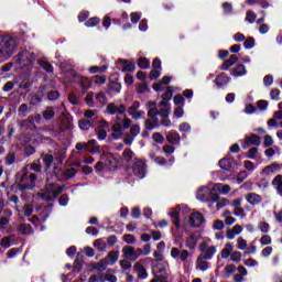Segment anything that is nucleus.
Here are the masks:
<instances>
[{
  "label": "nucleus",
  "mask_w": 282,
  "mask_h": 282,
  "mask_svg": "<svg viewBox=\"0 0 282 282\" xmlns=\"http://www.w3.org/2000/svg\"><path fill=\"white\" fill-rule=\"evenodd\" d=\"M19 45V39L11 35H0V58H10Z\"/></svg>",
  "instance_id": "obj_1"
},
{
  "label": "nucleus",
  "mask_w": 282,
  "mask_h": 282,
  "mask_svg": "<svg viewBox=\"0 0 282 282\" xmlns=\"http://www.w3.org/2000/svg\"><path fill=\"white\" fill-rule=\"evenodd\" d=\"M198 250L200 252L199 257L206 260H210L217 254V247L213 245V240L210 239L202 241L198 246Z\"/></svg>",
  "instance_id": "obj_2"
},
{
  "label": "nucleus",
  "mask_w": 282,
  "mask_h": 282,
  "mask_svg": "<svg viewBox=\"0 0 282 282\" xmlns=\"http://www.w3.org/2000/svg\"><path fill=\"white\" fill-rule=\"evenodd\" d=\"M63 193V187L56 183H47L42 199L45 202H54Z\"/></svg>",
  "instance_id": "obj_3"
},
{
  "label": "nucleus",
  "mask_w": 282,
  "mask_h": 282,
  "mask_svg": "<svg viewBox=\"0 0 282 282\" xmlns=\"http://www.w3.org/2000/svg\"><path fill=\"white\" fill-rule=\"evenodd\" d=\"M132 173L139 180H144V177H147V161L134 158L132 163Z\"/></svg>",
  "instance_id": "obj_4"
},
{
  "label": "nucleus",
  "mask_w": 282,
  "mask_h": 282,
  "mask_svg": "<svg viewBox=\"0 0 282 282\" xmlns=\"http://www.w3.org/2000/svg\"><path fill=\"white\" fill-rule=\"evenodd\" d=\"M122 252L126 259H129L130 261H135L139 257H142V249H135L132 246L123 247Z\"/></svg>",
  "instance_id": "obj_5"
},
{
  "label": "nucleus",
  "mask_w": 282,
  "mask_h": 282,
  "mask_svg": "<svg viewBox=\"0 0 282 282\" xmlns=\"http://www.w3.org/2000/svg\"><path fill=\"white\" fill-rule=\"evenodd\" d=\"M106 111L107 113H109V116H122V113H126L127 107L122 104L117 105V104L110 102L107 105Z\"/></svg>",
  "instance_id": "obj_6"
},
{
  "label": "nucleus",
  "mask_w": 282,
  "mask_h": 282,
  "mask_svg": "<svg viewBox=\"0 0 282 282\" xmlns=\"http://www.w3.org/2000/svg\"><path fill=\"white\" fill-rule=\"evenodd\" d=\"M128 113L133 120H140L144 116V110H140V101H133L128 108Z\"/></svg>",
  "instance_id": "obj_7"
},
{
  "label": "nucleus",
  "mask_w": 282,
  "mask_h": 282,
  "mask_svg": "<svg viewBox=\"0 0 282 282\" xmlns=\"http://www.w3.org/2000/svg\"><path fill=\"white\" fill-rule=\"evenodd\" d=\"M203 224H204V215H202V213L196 212L191 214L189 226H192V228H199V226H202Z\"/></svg>",
  "instance_id": "obj_8"
},
{
  "label": "nucleus",
  "mask_w": 282,
  "mask_h": 282,
  "mask_svg": "<svg viewBox=\"0 0 282 282\" xmlns=\"http://www.w3.org/2000/svg\"><path fill=\"white\" fill-rule=\"evenodd\" d=\"M250 144L253 147H259V144H261V138H259L257 134L247 137L242 142V149H250Z\"/></svg>",
  "instance_id": "obj_9"
},
{
  "label": "nucleus",
  "mask_w": 282,
  "mask_h": 282,
  "mask_svg": "<svg viewBox=\"0 0 282 282\" xmlns=\"http://www.w3.org/2000/svg\"><path fill=\"white\" fill-rule=\"evenodd\" d=\"M246 202L250 204V206H259L263 202V196L257 194V193H248L245 196Z\"/></svg>",
  "instance_id": "obj_10"
},
{
  "label": "nucleus",
  "mask_w": 282,
  "mask_h": 282,
  "mask_svg": "<svg viewBox=\"0 0 282 282\" xmlns=\"http://www.w3.org/2000/svg\"><path fill=\"white\" fill-rule=\"evenodd\" d=\"M169 271L166 268H161L156 273H154V278L150 282H162V281H169Z\"/></svg>",
  "instance_id": "obj_11"
},
{
  "label": "nucleus",
  "mask_w": 282,
  "mask_h": 282,
  "mask_svg": "<svg viewBox=\"0 0 282 282\" xmlns=\"http://www.w3.org/2000/svg\"><path fill=\"white\" fill-rule=\"evenodd\" d=\"M36 180H37L36 174H30L29 183L20 184L19 191H32V188H34V186H36Z\"/></svg>",
  "instance_id": "obj_12"
},
{
  "label": "nucleus",
  "mask_w": 282,
  "mask_h": 282,
  "mask_svg": "<svg viewBox=\"0 0 282 282\" xmlns=\"http://www.w3.org/2000/svg\"><path fill=\"white\" fill-rule=\"evenodd\" d=\"M241 232H243V227H241V225H235L231 229L227 230L226 237L232 240L237 235H241Z\"/></svg>",
  "instance_id": "obj_13"
},
{
  "label": "nucleus",
  "mask_w": 282,
  "mask_h": 282,
  "mask_svg": "<svg viewBox=\"0 0 282 282\" xmlns=\"http://www.w3.org/2000/svg\"><path fill=\"white\" fill-rule=\"evenodd\" d=\"M219 166L223 171H232V169H235V160L230 158L221 159L219 161Z\"/></svg>",
  "instance_id": "obj_14"
},
{
  "label": "nucleus",
  "mask_w": 282,
  "mask_h": 282,
  "mask_svg": "<svg viewBox=\"0 0 282 282\" xmlns=\"http://www.w3.org/2000/svg\"><path fill=\"white\" fill-rule=\"evenodd\" d=\"M238 274L234 275V281L235 282H243L246 281V276H248V270L245 269L243 265H239L237 268Z\"/></svg>",
  "instance_id": "obj_15"
},
{
  "label": "nucleus",
  "mask_w": 282,
  "mask_h": 282,
  "mask_svg": "<svg viewBox=\"0 0 282 282\" xmlns=\"http://www.w3.org/2000/svg\"><path fill=\"white\" fill-rule=\"evenodd\" d=\"M209 267H210V262H208L202 256H198V258L196 259V270H200L202 272H206V270H208Z\"/></svg>",
  "instance_id": "obj_16"
},
{
  "label": "nucleus",
  "mask_w": 282,
  "mask_h": 282,
  "mask_svg": "<svg viewBox=\"0 0 282 282\" xmlns=\"http://www.w3.org/2000/svg\"><path fill=\"white\" fill-rule=\"evenodd\" d=\"M234 250H235V246H232V243L230 242L226 243L223 250L220 251L221 259H228L229 257H231Z\"/></svg>",
  "instance_id": "obj_17"
},
{
  "label": "nucleus",
  "mask_w": 282,
  "mask_h": 282,
  "mask_svg": "<svg viewBox=\"0 0 282 282\" xmlns=\"http://www.w3.org/2000/svg\"><path fill=\"white\" fill-rule=\"evenodd\" d=\"M238 61H239V57L237 55H230V57L223 63L220 69L226 72L230 69V67H232V65H235V63H237Z\"/></svg>",
  "instance_id": "obj_18"
},
{
  "label": "nucleus",
  "mask_w": 282,
  "mask_h": 282,
  "mask_svg": "<svg viewBox=\"0 0 282 282\" xmlns=\"http://www.w3.org/2000/svg\"><path fill=\"white\" fill-rule=\"evenodd\" d=\"M185 245L188 250H195L197 247V236L195 234H189L185 240Z\"/></svg>",
  "instance_id": "obj_19"
},
{
  "label": "nucleus",
  "mask_w": 282,
  "mask_h": 282,
  "mask_svg": "<svg viewBox=\"0 0 282 282\" xmlns=\"http://www.w3.org/2000/svg\"><path fill=\"white\" fill-rule=\"evenodd\" d=\"M210 194V189L207 186L200 187L197 191L196 197L200 202H206L208 199V195Z\"/></svg>",
  "instance_id": "obj_20"
},
{
  "label": "nucleus",
  "mask_w": 282,
  "mask_h": 282,
  "mask_svg": "<svg viewBox=\"0 0 282 282\" xmlns=\"http://www.w3.org/2000/svg\"><path fill=\"white\" fill-rule=\"evenodd\" d=\"M134 270L137 271L139 279H147L149 276V273L147 272V268H144L142 263L137 262L134 264Z\"/></svg>",
  "instance_id": "obj_21"
},
{
  "label": "nucleus",
  "mask_w": 282,
  "mask_h": 282,
  "mask_svg": "<svg viewBox=\"0 0 282 282\" xmlns=\"http://www.w3.org/2000/svg\"><path fill=\"white\" fill-rule=\"evenodd\" d=\"M171 98H173V89L169 87L162 95L163 101H161L160 107H169V100H171Z\"/></svg>",
  "instance_id": "obj_22"
},
{
  "label": "nucleus",
  "mask_w": 282,
  "mask_h": 282,
  "mask_svg": "<svg viewBox=\"0 0 282 282\" xmlns=\"http://www.w3.org/2000/svg\"><path fill=\"white\" fill-rule=\"evenodd\" d=\"M215 83L218 87H225L228 83H230V77L226 75L225 73L218 75L215 79Z\"/></svg>",
  "instance_id": "obj_23"
},
{
  "label": "nucleus",
  "mask_w": 282,
  "mask_h": 282,
  "mask_svg": "<svg viewBox=\"0 0 282 282\" xmlns=\"http://www.w3.org/2000/svg\"><path fill=\"white\" fill-rule=\"evenodd\" d=\"M29 59H30V51H22L21 53H19L17 57V63H19V65H29V64H25L29 62Z\"/></svg>",
  "instance_id": "obj_24"
},
{
  "label": "nucleus",
  "mask_w": 282,
  "mask_h": 282,
  "mask_svg": "<svg viewBox=\"0 0 282 282\" xmlns=\"http://www.w3.org/2000/svg\"><path fill=\"white\" fill-rule=\"evenodd\" d=\"M119 65H122L121 72H133L135 65L127 59H119Z\"/></svg>",
  "instance_id": "obj_25"
},
{
  "label": "nucleus",
  "mask_w": 282,
  "mask_h": 282,
  "mask_svg": "<svg viewBox=\"0 0 282 282\" xmlns=\"http://www.w3.org/2000/svg\"><path fill=\"white\" fill-rule=\"evenodd\" d=\"M122 124H120V122H116L112 126V138H115V140H120V138H122Z\"/></svg>",
  "instance_id": "obj_26"
},
{
  "label": "nucleus",
  "mask_w": 282,
  "mask_h": 282,
  "mask_svg": "<svg viewBox=\"0 0 282 282\" xmlns=\"http://www.w3.org/2000/svg\"><path fill=\"white\" fill-rule=\"evenodd\" d=\"M79 86L82 87L83 94H87L89 87H91V80L87 77H79L78 78Z\"/></svg>",
  "instance_id": "obj_27"
},
{
  "label": "nucleus",
  "mask_w": 282,
  "mask_h": 282,
  "mask_svg": "<svg viewBox=\"0 0 282 282\" xmlns=\"http://www.w3.org/2000/svg\"><path fill=\"white\" fill-rule=\"evenodd\" d=\"M280 170H281V165H279V164H271V165L265 166L262 170V174L263 175H274V173H276V171H280Z\"/></svg>",
  "instance_id": "obj_28"
},
{
  "label": "nucleus",
  "mask_w": 282,
  "mask_h": 282,
  "mask_svg": "<svg viewBox=\"0 0 282 282\" xmlns=\"http://www.w3.org/2000/svg\"><path fill=\"white\" fill-rule=\"evenodd\" d=\"M122 89V85H120V83L118 82H110L109 85H108V91L109 94H120Z\"/></svg>",
  "instance_id": "obj_29"
},
{
  "label": "nucleus",
  "mask_w": 282,
  "mask_h": 282,
  "mask_svg": "<svg viewBox=\"0 0 282 282\" xmlns=\"http://www.w3.org/2000/svg\"><path fill=\"white\" fill-rule=\"evenodd\" d=\"M272 186H274L278 191V195L282 197V175L278 174L273 181H272Z\"/></svg>",
  "instance_id": "obj_30"
},
{
  "label": "nucleus",
  "mask_w": 282,
  "mask_h": 282,
  "mask_svg": "<svg viewBox=\"0 0 282 282\" xmlns=\"http://www.w3.org/2000/svg\"><path fill=\"white\" fill-rule=\"evenodd\" d=\"M248 70H246V65L239 64L237 65L232 70L231 74L232 76H246Z\"/></svg>",
  "instance_id": "obj_31"
},
{
  "label": "nucleus",
  "mask_w": 282,
  "mask_h": 282,
  "mask_svg": "<svg viewBox=\"0 0 282 282\" xmlns=\"http://www.w3.org/2000/svg\"><path fill=\"white\" fill-rule=\"evenodd\" d=\"M166 140L170 144H180V133L171 131L166 134Z\"/></svg>",
  "instance_id": "obj_32"
},
{
  "label": "nucleus",
  "mask_w": 282,
  "mask_h": 282,
  "mask_svg": "<svg viewBox=\"0 0 282 282\" xmlns=\"http://www.w3.org/2000/svg\"><path fill=\"white\" fill-rule=\"evenodd\" d=\"M94 246L99 252H105V250H107V242L102 238L96 239Z\"/></svg>",
  "instance_id": "obj_33"
},
{
  "label": "nucleus",
  "mask_w": 282,
  "mask_h": 282,
  "mask_svg": "<svg viewBox=\"0 0 282 282\" xmlns=\"http://www.w3.org/2000/svg\"><path fill=\"white\" fill-rule=\"evenodd\" d=\"M106 281H107V278L102 272L90 275L88 280V282H106Z\"/></svg>",
  "instance_id": "obj_34"
},
{
  "label": "nucleus",
  "mask_w": 282,
  "mask_h": 282,
  "mask_svg": "<svg viewBox=\"0 0 282 282\" xmlns=\"http://www.w3.org/2000/svg\"><path fill=\"white\" fill-rule=\"evenodd\" d=\"M236 271L237 267L235 264H227L224 269V274L226 279H230V276H232V274H235Z\"/></svg>",
  "instance_id": "obj_35"
},
{
  "label": "nucleus",
  "mask_w": 282,
  "mask_h": 282,
  "mask_svg": "<svg viewBox=\"0 0 282 282\" xmlns=\"http://www.w3.org/2000/svg\"><path fill=\"white\" fill-rule=\"evenodd\" d=\"M19 232H21V235H32V232H33L32 225L31 224L20 225Z\"/></svg>",
  "instance_id": "obj_36"
},
{
  "label": "nucleus",
  "mask_w": 282,
  "mask_h": 282,
  "mask_svg": "<svg viewBox=\"0 0 282 282\" xmlns=\"http://www.w3.org/2000/svg\"><path fill=\"white\" fill-rule=\"evenodd\" d=\"M79 129H82V131H89V129H91V121L89 119H80Z\"/></svg>",
  "instance_id": "obj_37"
},
{
  "label": "nucleus",
  "mask_w": 282,
  "mask_h": 282,
  "mask_svg": "<svg viewBox=\"0 0 282 282\" xmlns=\"http://www.w3.org/2000/svg\"><path fill=\"white\" fill-rule=\"evenodd\" d=\"M56 116V112L54 111V108L47 107L43 112L44 120H52Z\"/></svg>",
  "instance_id": "obj_38"
},
{
  "label": "nucleus",
  "mask_w": 282,
  "mask_h": 282,
  "mask_svg": "<svg viewBox=\"0 0 282 282\" xmlns=\"http://www.w3.org/2000/svg\"><path fill=\"white\" fill-rule=\"evenodd\" d=\"M170 217L172 218V223L174 224L175 228H180V212H171Z\"/></svg>",
  "instance_id": "obj_39"
},
{
  "label": "nucleus",
  "mask_w": 282,
  "mask_h": 282,
  "mask_svg": "<svg viewBox=\"0 0 282 282\" xmlns=\"http://www.w3.org/2000/svg\"><path fill=\"white\" fill-rule=\"evenodd\" d=\"M100 23V18L94 17L85 22L86 28H96Z\"/></svg>",
  "instance_id": "obj_40"
},
{
  "label": "nucleus",
  "mask_w": 282,
  "mask_h": 282,
  "mask_svg": "<svg viewBox=\"0 0 282 282\" xmlns=\"http://www.w3.org/2000/svg\"><path fill=\"white\" fill-rule=\"evenodd\" d=\"M133 158H135V153H133V150L127 148L124 151H123V160L126 162H131V160H133Z\"/></svg>",
  "instance_id": "obj_41"
},
{
  "label": "nucleus",
  "mask_w": 282,
  "mask_h": 282,
  "mask_svg": "<svg viewBox=\"0 0 282 282\" xmlns=\"http://www.w3.org/2000/svg\"><path fill=\"white\" fill-rule=\"evenodd\" d=\"M30 108L28 107V104H22L18 109V113L21 118H25V116H28Z\"/></svg>",
  "instance_id": "obj_42"
},
{
  "label": "nucleus",
  "mask_w": 282,
  "mask_h": 282,
  "mask_svg": "<svg viewBox=\"0 0 282 282\" xmlns=\"http://www.w3.org/2000/svg\"><path fill=\"white\" fill-rule=\"evenodd\" d=\"M237 248L238 250H248V241L243 237H239L237 239Z\"/></svg>",
  "instance_id": "obj_43"
},
{
  "label": "nucleus",
  "mask_w": 282,
  "mask_h": 282,
  "mask_svg": "<svg viewBox=\"0 0 282 282\" xmlns=\"http://www.w3.org/2000/svg\"><path fill=\"white\" fill-rule=\"evenodd\" d=\"M42 160L46 169H50V166H52V162H54V156L52 154H43Z\"/></svg>",
  "instance_id": "obj_44"
},
{
  "label": "nucleus",
  "mask_w": 282,
  "mask_h": 282,
  "mask_svg": "<svg viewBox=\"0 0 282 282\" xmlns=\"http://www.w3.org/2000/svg\"><path fill=\"white\" fill-rule=\"evenodd\" d=\"M120 257V252L118 251H111L108 253V259L110 261V265H113Z\"/></svg>",
  "instance_id": "obj_45"
},
{
  "label": "nucleus",
  "mask_w": 282,
  "mask_h": 282,
  "mask_svg": "<svg viewBox=\"0 0 282 282\" xmlns=\"http://www.w3.org/2000/svg\"><path fill=\"white\" fill-rule=\"evenodd\" d=\"M78 173L77 169L69 167L64 172V176L66 180H72V177H76V174Z\"/></svg>",
  "instance_id": "obj_46"
},
{
  "label": "nucleus",
  "mask_w": 282,
  "mask_h": 282,
  "mask_svg": "<svg viewBox=\"0 0 282 282\" xmlns=\"http://www.w3.org/2000/svg\"><path fill=\"white\" fill-rule=\"evenodd\" d=\"M178 259H180V261H182V263H186V261H188V259H191V252L186 249H183L181 251Z\"/></svg>",
  "instance_id": "obj_47"
},
{
  "label": "nucleus",
  "mask_w": 282,
  "mask_h": 282,
  "mask_svg": "<svg viewBox=\"0 0 282 282\" xmlns=\"http://www.w3.org/2000/svg\"><path fill=\"white\" fill-rule=\"evenodd\" d=\"M219 194L209 191V196H207L206 202H210V204H217V202H219Z\"/></svg>",
  "instance_id": "obj_48"
},
{
  "label": "nucleus",
  "mask_w": 282,
  "mask_h": 282,
  "mask_svg": "<svg viewBox=\"0 0 282 282\" xmlns=\"http://www.w3.org/2000/svg\"><path fill=\"white\" fill-rule=\"evenodd\" d=\"M230 204V200L228 198H218V202L216 203L217 210H221L224 206H228Z\"/></svg>",
  "instance_id": "obj_49"
},
{
  "label": "nucleus",
  "mask_w": 282,
  "mask_h": 282,
  "mask_svg": "<svg viewBox=\"0 0 282 282\" xmlns=\"http://www.w3.org/2000/svg\"><path fill=\"white\" fill-rule=\"evenodd\" d=\"M261 246H271L272 245V237L270 235H263L260 238Z\"/></svg>",
  "instance_id": "obj_50"
},
{
  "label": "nucleus",
  "mask_w": 282,
  "mask_h": 282,
  "mask_svg": "<svg viewBox=\"0 0 282 282\" xmlns=\"http://www.w3.org/2000/svg\"><path fill=\"white\" fill-rule=\"evenodd\" d=\"M245 21H248V23H254L257 21V13L253 11H247Z\"/></svg>",
  "instance_id": "obj_51"
},
{
  "label": "nucleus",
  "mask_w": 282,
  "mask_h": 282,
  "mask_svg": "<svg viewBox=\"0 0 282 282\" xmlns=\"http://www.w3.org/2000/svg\"><path fill=\"white\" fill-rule=\"evenodd\" d=\"M139 67L141 69H149V67H151V62H149V59H147L145 57H141L139 59Z\"/></svg>",
  "instance_id": "obj_52"
},
{
  "label": "nucleus",
  "mask_w": 282,
  "mask_h": 282,
  "mask_svg": "<svg viewBox=\"0 0 282 282\" xmlns=\"http://www.w3.org/2000/svg\"><path fill=\"white\" fill-rule=\"evenodd\" d=\"M39 65L42 66L45 69V72H48V73L54 72V67L52 66V64H50V62L40 61Z\"/></svg>",
  "instance_id": "obj_53"
},
{
  "label": "nucleus",
  "mask_w": 282,
  "mask_h": 282,
  "mask_svg": "<svg viewBox=\"0 0 282 282\" xmlns=\"http://www.w3.org/2000/svg\"><path fill=\"white\" fill-rule=\"evenodd\" d=\"M14 162H17V155L14 154V152H10L6 158V164L10 166L14 164Z\"/></svg>",
  "instance_id": "obj_54"
},
{
  "label": "nucleus",
  "mask_w": 282,
  "mask_h": 282,
  "mask_svg": "<svg viewBox=\"0 0 282 282\" xmlns=\"http://www.w3.org/2000/svg\"><path fill=\"white\" fill-rule=\"evenodd\" d=\"M230 261H232V263H239V261H241V252L232 251L230 256Z\"/></svg>",
  "instance_id": "obj_55"
},
{
  "label": "nucleus",
  "mask_w": 282,
  "mask_h": 282,
  "mask_svg": "<svg viewBox=\"0 0 282 282\" xmlns=\"http://www.w3.org/2000/svg\"><path fill=\"white\" fill-rule=\"evenodd\" d=\"M161 75H162V70H161V69H158V68H153V69L150 72V78H151V80H158V78H160Z\"/></svg>",
  "instance_id": "obj_56"
},
{
  "label": "nucleus",
  "mask_w": 282,
  "mask_h": 282,
  "mask_svg": "<svg viewBox=\"0 0 282 282\" xmlns=\"http://www.w3.org/2000/svg\"><path fill=\"white\" fill-rule=\"evenodd\" d=\"M25 217H30L34 213V206L32 204H26L23 207Z\"/></svg>",
  "instance_id": "obj_57"
},
{
  "label": "nucleus",
  "mask_w": 282,
  "mask_h": 282,
  "mask_svg": "<svg viewBox=\"0 0 282 282\" xmlns=\"http://www.w3.org/2000/svg\"><path fill=\"white\" fill-rule=\"evenodd\" d=\"M96 100L97 102H99L100 105H107V95H105V93H99L96 96Z\"/></svg>",
  "instance_id": "obj_58"
},
{
  "label": "nucleus",
  "mask_w": 282,
  "mask_h": 282,
  "mask_svg": "<svg viewBox=\"0 0 282 282\" xmlns=\"http://www.w3.org/2000/svg\"><path fill=\"white\" fill-rule=\"evenodd\" d=\"M135 140V137L133 134H130V132L128 134L124 135L123 138V142L128 145L131 147V144H133V141Z\"/></svg>",
  "instance_id": "obj_59"
},
{
  "label": "nucleus",
  "mask_w": 282,
  "mask_h": 282,
  "mask_svg": "<svg viewBox=\"0 0 282 282\" xmlns=\"http://www.w3.org/2000/svg\"><path fill=\"white\" fill-rule=\"evenodd\" d=\"M234 215L236 217H240V219H245L246 217V210H243V208L238 207V208H234Z\"/></svg>",
  "instance_id": "obj_60"
},
{
  "label": "nucleus",
  "mask_w": 282,
  "mask_h": 282,
  "mask_svg": "<svg viewBox=\"0 0 282 282\" xmlns=\"http://www.w3.org/2000/svg\"><path fill=\"white\" fill-rule=\"evenodd\" d=\"M243 45L246 50H252L254 47V37H248L245 42Z\"/></svg>",
  "instance_id": "obj_61"
},
{
  "label": "nucleus",
  "mask_w": 282,
  "mask_h": 282,
  "mask_svg": "<svg viewBox=\"0 0 282 282\" xmlns=\"http://www.w3.org/2000/svg\"><path fill=\"white\" fill-rule=\"evenodd\" d=\"M223 10H224L225 14H232V3L224 2Z\"/></svg>",
  "instance_id": "obj_62"
},
{
  "label": "nucleus",
  "mask_w": 282,
  "mask_h": 282,
  "mask_svg": "<svg viewBox=\"0 0 282 282\" xmlns=\"http://www.w3.org/2000/svg\"><path fill=\"white\" fill-rule=\"evenodd\" d=\"M130 134H132L134 138H138V135H140V126L139 124L131 126Z\"/></svg>",
  "instance_id": "obj_63"
},
{
  "label": "nucleus",
  "mask_w": 282,
  "mask_h": 282,
  "mask_svg": "<svg viewBox=\"0 0 282 282\" xmlns=\"http://www.w3.org/2000/svg\"><path fill=\"white\" fill-rule=\"evenodd\" d=\"M281 96V90L273 88L270 91L271 100H279V97Z\"/></svg>",
  "instance_id": "obj_64"
}]
</instances>
